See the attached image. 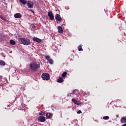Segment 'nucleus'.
Masks as SVG:
<instances>
[{"instance_id": "obj_11", "label": "nucleus", "mask_w": 126, "mask_h": 126, "mask_svg": "<svg viewBox=\"0 0 126 126\" xmlns=\"http://www.w3.org/2000/svg\"><path fill=\"white\" fill-rule=\"evenodd\" d=\"M33 41H34V42H37V43H41V40L38 37H34L33 38Z\"/></svg>"}, {"instance_id": "obj_8", "label": "nucleus", "mask_w": 126, "mask_h": 126, "mask_svg": "<svg viewBox=\"0 0 126 126\" xmlns=\"http://www.w3.org/2000/svg\"><path fill=\"white\" fill-rule=\"evenodd\" d=\"M71 101L74 104H75V105H81V102L76 100L75 98H72Z\"/></svg>"}, {"instance_id": "obj_26", "label": "nucleus", "mask_w": 126, "mask_h": 126, "mask_svg": "<svg viewBox=\"0 0 126 126\" xmlns=\"http://www.w3.org/2000/svg\"><path fill=\"white\" fill-rule=\"evenodd\" d=\"M81 113H82V112H81V110H79V111L77 112V114H81Z\"/></svg>"}, {"instance_id": "obj_24", "label": "nucleus", "mask_w": 126, "mask_h": 126, "mask_svg": "<svg viewBox=\"0 0 126 126\" xmlns=\"http://www.w3.org/2000/svg\"><path fill=\"white\" fill-rule=\"evenodd\" d=\"M3 38V35L0 33V40H2Z\"/></svg>"}, {"instance_id": "obj_14", "label": "nucleus", "mask_w": 126, "mask_h": 126, "mask_svg": "<svg viewBox=\"0 0 126 126\" xmlns=\"http://www.w3.org/2000/svg\"><path fill=\"white\" fill-rule=\"evenodd\" d=\"M27 6L29 8H32L33 7V2L32 3H29V2H28L27 3Z\"/></svg>"}, {"instance_id": "obj_12", "label": "nucleus", "mask_w": 126, "mask_h": 126, "mask_svg": "<svg viewBox=\"0 0 126 126\" xmlns=\"http://www.w3.org/2000/svg\"><path fill=\"white\" fill-rule=\"evenodd\" d=\"M58 32L60 33H63V28L61 26L58 27Z\"/></svg>"}, {"instance_id": "obj_5", "label": "nucleus", "mask_w": 126, "mask_h": 126, "mask_svg": "<svg viewBox=\"0 0 126 126\" xmlns=\"http://www.w3.org/2000/svg\"><path fill=\"white\" fill-rule=\"evenodd\" d=\"M71 94L75 95L73 97H77L79 95V93H78V91L77 90H74L71 93Z\"/></svg>"}, {"instance_id": "obj_3", "label": "nucleus", "mask_w": 126, "mask_h": 126, "mask_svg": "<svg viewBox=\"0 0 126 126\" xmlns=\"http://www.w3.org/2000/svg\"><path fill=\"white\" fill-rule=\"evenodd\" d=\"M41 77L43 80H49L50 79V75L48 73H44L41 75Z\"/></svg>"}, {"instance_id": "obj_23", "label": "nucleus", "mask_w": 126, "mask_h": 126, "mask_svg": "<svg viewBox=\"0 0 126 126\" xmlns=\"http://www.w3.org/2000/svg\"><path fill=\"white\" fill-rule=\"evenodd\" d=\"M78 51H79V52H80V51H82V48L81 47V46H78Z\"/></svg>"}, {"instance_id": "obj_15", "label": "nucleus", "mask_w": 126, "mask_h": 126, "mask_svg": "<svg viewBox=\"0 0 126 126\" xmlns=\"http://www.w3.org/2000/svg\"><path fill=\"white\" fill-rule=\"evenodd\" d=\"M121 122L122 124H125V123H126V117L122 118L121 119Z\"/></svg>"}, {"instance_id": "obj_25", "label": "nucleus", "mask_w": 126, "mask_h": 126, "mask_svg": "<svg viewBox=\"0 0 126 126\" xmlns=\"http://www.w3.org/2000/svg\"><path fill=\"white\" fill-rule=\"evenodd\" d=\"M71 94H71V93L68 94H67V97H69V96H70V97H72V96L71 95Z\"/></svg>"}, {"instance_id": "obj_16", "label": "nucleus", "mask_w": 126, "mask_h": 126, "mask_svg": "<svg viewBox=\"0 0 126 126\" xmlns=\"http://www.w3.org/2000/svg\"><path fill=\"white\" fill-rule=\"evenodd\" d=\"M20 2H21V3H23V4H26V3L27 2V0H19Z\"/></svg>"}, {"instance_id": "obj_17", "label": "nucleus", "mask_w": 126, "mask_h": 126, "mask_svg": "<svg viewBox=\"0 0 126 126\" xmlns=\"http://www.w3.org/2000/svg\"><path fill=\"white\" fill-rule=\"evenodd\" d=\"M47 118H48V119H50V118H51V117H52L53 116V114H52V113H47L46 115Z\"/></svg>"}, {"instance_id": "obj_4", "label": "nucleus", "mask_w": 126, "mask_h": 126, "mask_svg": "<svg viewBox=\"0 0 126 126\" xmlns=\"http://www.w3.org/2000/svg\"><path fill=\"white\" fill-rule=\"evenodd\" d=\"M55 19L57 21H59V22H61L62 20H63V19L61 17V15L59 14H57L55 15Z\"/></svg>"}, {"instance_id": "obj_2", "label": "nucleus", "mask_w": 126, "mask_h": 126, "mask_svg": "<svg viewBox=\"0 0 126 126\" xmlns=\"http://www.w3.org/2000/svg\"><path fill=\"white\" fill-rule=\"evenodd\" d=\"M30 67L32 70H37V68H40V63H36L35 62H32L30 64Z\"/></svg>"}, {"instance_id": "obj_9", "label": "nucleus", "mask_w": 126, "mask_h": 126, "mask_svg": "<svg viewBox=\"0 0 126 126\" xmlns=\"http://www.w3.org/2000/svg\"><path fill=\"white\" fill-rule=\"evenodd\" d=\"M38 121L41 123H44V122L46 121V118H45L44 116H39L38 117Z\"/></svg>"}, {"instance_id": "obj_27", "label": "nucleus", "mask_w": 126, "mask_h": 126, "mask_svg": "<svg viewBox=\"0 0 126 126\" xmlns=\"http://www.w3.org/2000/svg\"><path fill=\"white\" fill-rule=\"evenodd\" d=\"M0 17L1 19H2L3 20V19H4V17H3L1 16Z\"/></svg>"}, {"instance_id": "obj_18", "label": "nucleus", "mask_w": 126, "mask_h": 126, "mask_svg": "<svg viewBox=\"0 0 126 126\" xmlns=\"http://www.w3.org/2000/svg\"><path fill=\"white\" fill-rule=\"evenodd\" d=\"M10 44L11 45H15V41L13 40H10Z\"/></svg>"}, {"instance_id": "obj_7", "label": "nucleus", "mask_w": 126, "mask_h": 126, "mask_svg": "<svg viewBox=\"0 0 126 126\" xmlns=\"http://www.w3.org/2000/svg\"><path fill=\"white\" fill-rule=\"evenodd\" d=\"M48 15L49 17L50 18L51 20H54L55 19L54 15L53 14V12L52 11H49L48 13Z\"/></svg>"}, {"instance_id": "obj_13", "label": "nucleus", "mask_w": 126, "mask_h": 126, "mask_svg": "<svg viewBox=\"0 0 126 126\" xmlns=\"http://www.w3.org/2000/svg\"><path fill=\"white\" fill-rule=\"evenodd\" d=\"M57 82L59 83H63V77H59L57 79Z\"/></svg>"}, {"instance_id": "obj_20", "label": "nucleus", "mask_w": 126, "mask_h": 126, "mask_svg": "<svg viewBox=\"0 0 126 126\" xmlns=\"http://www.w3.org/2000/svg\"><path fill=\"white\" fill-rule=\"evenodd\" d=\"M0 65H5V63L4 61L0 62Z\"/></svg>"}, {"instance_id": "obj_19", "label": "nucleus", "mask_w": 126, "mask_h": 126, "mask_svg": "<svg viewBox=\"0 0 126 126\" xmlns=\"http://www.w3.org/2000/svg\"><path fill=\"white\" fill-rule=\"evenodd\" d=\"M66 74H67V73L66 72H64L62 73V77H65V76H66Z\"/></svg>"}, {"instance_id": "obj_10", "label": "nucleus", "mask_w": 126, "mask_h": 126, "mask_svg": "<svg viewBox=\"0 0 126 126\" xmlns=\"http://www.w3.org/2000/svg\"><path fill=\"white\" fill-rule=\"evenodd\" d=\"M15 18H21L22 17V15H21V14L19 13H17L14 15Z\"/></svg>"}, {"instance_id": "obj_6", "label": "nucleus", "mask_w": 126, "mask_h": 126, "mask_svg": "<svg viewBox=\"0 0 126 126\" xmlns=\"http://www.w3.org/2000/svg\"><path fill=\"white\" fill-rule=\"evenodd\" d=\"M45 58L51 64H53L54 63V61H53V60L50 58L49 56H46Z\"/></svg>"}, {"instance_id": "obj_22", "label": "nucleus", "mask_w": 126, "mask_h": 126, "mask_svg": "<svg viewBox=\"0 0 126 126\" xmlns=\"http://www.w3.org/2000/svg\"><path fill=\"white\" fill-rule=\"evenodd\" d=\"M39 116H44L45 115V113L43 112H40L39 113Z\"/></svg>"}, {"instance_id": "obj_1", "label": "nucleus", "mask_w": 126, "mask_h": 126, "mask_svg": "<svg viewBox=\"0 0 126 126\" xmlns=\"http://www.w3.org/2000/svg\"><path fill=\"white\" fill-rule=\"evenodd\" d=\"M19 41H20L23 45H25V46H29L31 44L30 40L27 38H20Z\"/></svg>"}, {"instance_id": "obj_21", "label": "nucleus", "mask_w": 126, "mask_h": 126, "mask_svg": "<svg viewBox=\"0 0 126 126\" xmlns=\"http://www.w3.org/2000/svg\"><path fill=\"white\" fill-rule=\"evenodd\" d=\"M103 120H109L110 119V117L109 116H104L103 117Z\"/></svg>"}]
</instances>
